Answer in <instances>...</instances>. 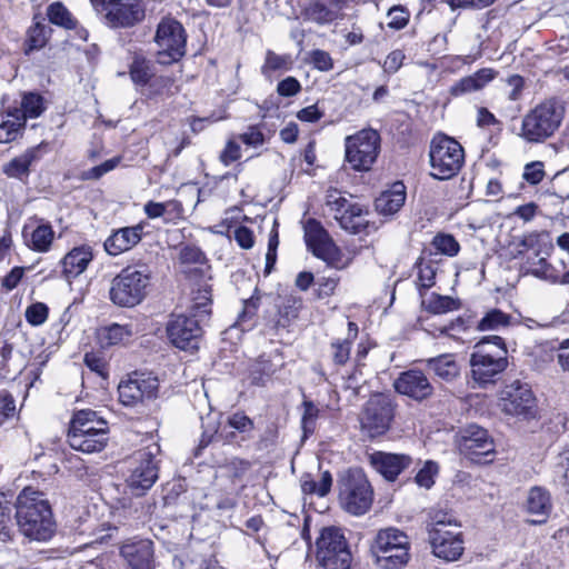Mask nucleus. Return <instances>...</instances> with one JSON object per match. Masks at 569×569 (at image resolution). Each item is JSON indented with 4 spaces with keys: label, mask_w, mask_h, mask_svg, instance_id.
Listing matches in <instances>:
<instances>
[{
    "label": "nucleus",
    "mask_w": 569,
    "mask_h": 569,
    "mask_svg": "<svg viewBox=\"0 0 569 569\" xmlns=\"http://www.w3.org/2000/svg\"><path fill=\"white\" fill-rule=\"evenodd\" d=\"M432 553L448 562L457 561L463 553L465 541L460 528L433 529L428 536Z\"/></svg>",
    "instance_id": "18"
},
{
    "label": "nucleus",
    "mask_w": 569,
    "mask_h": 569,
    "mask_svg": "<svg viewBox=\"0 0 569 569\" xmlns=\"http://www.w3.org/2000/svg\"><path fill=\"white\" fill-rule=\"evenodd\" d=\"M17 519L13 513V508L9 501L6 500V495L0 493V541L3 543H11L17 537L18 529Z\"/></svg>",
    "instance_id": "36"
},
{
    "label": "nucleus",
    "mask_w": 569,
    "mask_h": 569,
    "mask_svg": "<svg viewBox=\"0 0 569 569\" xmlns=\"http://www.w3.org/2000/svg\"><path fill=\"white\" fill-rule=\"evenodd\" d=\"M316 545L317 559L323 569H350L352 555L341 529L323 528Z\"/></svg>",
    "instance_id": "10"
},
{
    "label": "nucleus",
    "mask_w": 569,
    "mask_h": 569,
    "mask_svg": "<svg viewBox=\"0 0 569 569\" xmlns=\"http://www.w3.org/2000/svg\"><path fill=\"white\" fill-rule=\"evenodd\" d=\"M499 405L506 415L520 420H532L538 417L537 398L531 387L520 380H515L503 388Z\"/></svg>",
    "instance_id": "13"
},
{
    "label": "nucleus",
    "mask_w": 569,
    "mask_h": 569,
    "mask_svg": "<svg viewBox=\"0 0 569 569\" xmlns=\"http://www.w3.org/2000/svg\"><path fill=\"white\" fill-rule=\"evenodd\" d=\"M292 60L288 54H278L271 50L266 52L264 63L261 72L266 77H270L274 71H288L291 69Z\"/></svg>",
    "instance_id": "45"
},
{
    "label": "nucleus",
    "mask_w": 569,
    "mask_h": 569,
    "mask_svg": "<svg viewBox=\"0 0 569 569\" xmlns=\"http://www.w3.org/2000/svg\"><path fill=\"white\" fill-rule=\"evenodd\" d=\"M433 253L426 252L422 253L421 257L415 263V268L418 270L417 286L419 288L420 293L422 295V290L430 289L436 283V274H437V260L432 258Z\"/></svg>",
    "instance_id": "35"
},
{
    "label": "nucleus",
    "mask_w": 569,
    "mask_h": 569,
    "mask_svg": "<svg viewBox=\"0 0 569 569\" xmlns=\"http://www.w3.org/2000/svg\"><path fill=\"white\" fill-rule=\"evenodd\" d=\"M511 315L493 308L487 311L477 322L476 329L479 331H497L508 328L511 325Z\"/></svg>",
    "instance_id": "38"
},
{
    "label": "nucleus",
    "mask_w": 569,
    "mask_h": 569,
    "mask_svg": "<svg viewBox=\"0 0 569 569\" xmlns=\"http://www.w3.org/2000/svg\"><path fill=\"white\" fill-rule=\"evenodd\" d=\"M565 114L563 101L546 99L523 116L518 136L528 143H542L559 130Z\"/></svg>",
    "instance_id": "3"
},
{
    "label": "nucleus",
    "mask_w": 569,
    "mask_h": 569,
    "mask_svg": "<svg viewBox=\"0 0 569 569\" xmlns=\"http://www.w3.org/2000/svg\"><path fill=\"white\" fill-rule=\"evenodd\" d=\"M298 317V308L295 303L284 305L279 310V318L276 321V329H286L289 327L290 322Z\"/></svg>",
    "instance_id": "63"
},
{
    "label": "nucleus",
    "mask_w": 569,
    "mask_h": 569,
    "mask_svg": "<svg viewBox=\"0 0 569 569\" xmlns=\"http://www.w3.org/2000/svg\"><path fill=\"white\" fill-rule=\"evenodd\" d=\"M24 119L14 117V120H6L0 123V143H10L22 136Z\"/></svg>",
    "instance_id": "48"
},
{
    "label": "nucleus",
    "mask_w": 569,
    "mask_h": 569,
    "mask_svg": "<svg viewBox=\"0 0 569 569\" xmlns=\"http://www.w3.org/2000/svg\"><path fill=\"white\" fill-rule=\"evenodd\" d=\"M102 14L111 28H130L144 18V9L140 0H118Z\"/></svg>",
    "instance_id": "21"
},
{
    "label": "nucleus",
    "mask_w": 569,
    "mask_h": 569,
    "mask_svg": "<svg viewBox=\"0 0 569 569\" xmlns=\"http://www.w3.org/2000/svg\"><path fill=\"white\" fill-rule=\"evenodd\" d=\"M86 366L103 379L108 378V363L98 352H87L83 359Z\"/></svg>",
    "instance_id": "57"
},
{
    "label": "nucleus",
    "mask_w": 569,
    "mask_h": 569,
    "mask_svg": "<svg viewBox=\"0 0 569 569\" xmlns=\"http://www.w3.org/2000/svg\"><path fill=\"white\" fill-rule=\"evenodd\" d=\"M471 377L480 387L496 383L508 367V350L499 336L481 339L470 355Z\"/></svg>",
    "instance_id": "2"
},
{
    "label": "nucleus",
    "mask_w": 569,
    "mask_h": 569,
    "mask_svg": "<svg viewBox=\"0 0 569 569\" xmlns=\"http://www.w3.org/2000/svg\"><path fill=\"white\" fill-rule=\"evenodd\" d=\"M409 12L402 7H393L388 11V27L400 30L407 26Z\"/></svg>",
    "instance_id": "60"
},
{
    "label": "nucleus",
    "mask_w": 569,
    "mask_h": 569,
    "mask_svg": "<svg viewBox=\"0 0 569 569\" xmlns=\"http://www.w3.org/2000/svg\"><path fill=\"white\" fill-rule=\"evenodd\" d=\"M370 463L386 480L395 481L412 465V458L405 453L376 451L370 455Z\"/></svg>",
    "instance_id": "23"
},
{
    "label": "nucleus",
    "mask_w": 569,
    "mask_h": 569,
    "mask_svg": "<svg viewBox=\"0 0 569 569\" xmlns=\"http://www.w3.org/2000/svg\"><path fill=\"white\" fill-rule=\"evenodd\" d=\"M143 228L142 223H138L112 231L103 243L104 250L110 256H119L131 250L141 241Z\"/></svg>",
    "instance_id": "26"
},
{
    "label": "nucleus",
    "mask_w": 569,
    "mask_h": 569,
    "mask_svg": "<svg viewBox=\"0 0 569 569\" xmlns=\"http://www.w3.org/2000/svg\"><path fill=\"white\" fill-rule=\"evenodd\" d=\"M90 246L74 247L62 259V272L67 279L80 276L92 260Z\"/></svg>",
    "instance_id": "30"
},
{
    "label": "nucleus",
    "mask_w": 569,
    "mask_h": 569,
    "mask_svg": "<svg viewBox=\"0 0 569 569\" xmlns=\"http://www.w3.org/2000/svg\"><path fill=\"white\" fill-rule=\"evenodd\" d=\"M150 280L146 266H128L111 280L109 298L118 307L132 308L146 298Z\"/></svg>",
    "instance_id": "5"
},
{
    "label": "nucleus",
    "mask_w": 569,
    "mask_h": 569,
    "mask_svg": "<svg viewBox=\"0 0 569 569\" xmlns=\"http://www.w3.org/2000/svg\"><path fill=\"white\" fill-rule=\"evenodd\" d=\"M130 76L134 83L147 84L153 76L150 61L140 57L134 58L130 66Z\"/></svg>",
    "instance_id": "49"
},
{
    "label": "nucleus",
    "mask_w": 569,
    "mask_h": 569,
    "mask_svg": "<svg viewBox=\"0 0 569 569\" xmlns=\"http://www.w3.org/2000/svg\"><path fill=\"white\" fill-rule=\"evenodd\" d=\"M339 500L349 513H366L373 500L372 488L361 469H349L339 480Z\"/></svg>",
    "instance_id": "8"
},
{
    "label": "nucleus",
    "mask_w": 569,
    "mask_h": 569,
    "mask_svg": "<svg viewBox=\"0 0 569 569\" xmlns=\"http://www.w3.org/2000/svg\"><path fill=\"white\" fill-rule=\"evenodd\" d=\"M239 139L249 147L257 148L264 142V136L257 126H250L248 130L239 136Z\"/></svg>",
    "instance_id": "64"
},
{
    "label": "nucleus",
    "mask_w": 569,
    "mask_h": 569,
    "mask_svg": "<svg viewBox=\"0 0 569 569\" xmlns=\"http://www.w3.org/2000/svg\"><path fill=\"white\" fill-rule=\"evenodd\" d=\"M431 177L447 180L455 177L465 162V151L461 144L445 134L432 138L429 150Z\"/></svg>",
    "instance_id": "6"
},
{
    "label": "nucleus",
    "mask_w": 569,
    "mask_h": 569,
    "mask_svg": "<svg viewBox=\"0 0 569 569\" xmlns=\"http://www.w3.org/2000/svg\"><path fill=\"white\" fill-rule=\"evenodd\" d=\"M497 72L491 68H482L475 73L463 77L455 82L449 93L451 97H461L471 92L483 89L489 82L496 78Z\"/></svg>",
    "instance_id": "28"
},
{
    "label": "nucleus",
    "mask_w": 569,
    "mask_h": 569,
    "mask_svg": "<svg viewBox=\"0 0 569 569\" xmlns=\"http://www.w3.org/2000/svg\"><path fill=\"white\" fill-rule=\"evenodd\" d=\"M227 426L232 429V431L226 433L224 436V440L229 443L247 441L252 438L254 423L252 419H250L243 412H234L229 416Z\"/></svg>",
    "instance_id": "34"
},
{
    "label": "nucleus",
    "mask_w": 569,
    "mask_h": 569,
    "mask_svg": "<svg viewBox=\"0 0 569 569\" xmlns=\"http://www.w3.org/2000/svg\"><path fill=\"white\" fill-rule=\"evenodd\" d=\"M396 407L389 395H372L359 413L361 433L369 439L386 435L395 418Z\"/></svg>",
    "instance_id": "7"
},
{
    "label": "nucleus",
    "mask_w": 569,
    "mask_h": 569,
    "mask_svg": "<svg viewBox=\"0 0 569 569\" xmlns=\"http://www.w3.org/2000/svg\"><path fill=\"white\" fill-rule=\"evenodd\" d=\"M153 40L158 47L157 62L160 64H172L186 54L187 32L181 22L173 18L161 19Z\"/></svg>",
    "instance_id": "9"
},
{
    "label": "nucleus",
    "mask_w": 569,
    "mask_h": 569,
    "mask_svg": "<svg viewBox=\"0 0 569 569\" xmlns=\"http://www.w3.org/2000/svg\"><path fill=\"white\" fill-rule=\"evenodd\" d=\"M343 0H313L305 10L308 20L326 24L340 17Z\"/></svg>",
    "instance_id": "29"
},
{
    "label": "nucleus",
    "mask_w": 569,
    "mask_h": 569,
    "mask_svg": "<svg viewBox=\"0 0 569 569\" xmlns=\"http://www.w3.org/2000/svg\"><path fill=\"white\" fill-rule=\"evenodd\" d=\"M426 309L435 315L446 313L449 311L458 310L460 302L449 296H441L432 293L427 301L422 302Z\"/></svg>",
    "instance_id": "46"
},
{
    "label": "nucleus",
    "mask_w": 569,
    "mask_h": 569,
    "mask_svg": "<svg viewBox=\"0 0 569 569\" xmlns=\"http://www.w3.org/2000/svg\"><path fill=\"white\" fill-rule=\"evenodd\" d=\"M545 166L541 161H532L525 166L522 179L531 186L540 183L545 178Z\"/></svg>",
    "instance_id": "56"
},
{
    "label": "nucleus",
    "mask_w": 569,
    "mask_h": 569,
    "mask_svg": "<svg viewBox=\"0 0 569 569\" xmlns=\"http://www.w3.org/2000/svg\"><path fill=\"white\" fill-rule=\"evenodd\" d=\"M16 400L6 390L0 391V426L16 416Z\"/></svg>",
    "instance_id": "58"
},
{
    "label": "nucleus",
    "mask_w": 569,
    "mask_h": 569,
    "mask_svg": "<svg viewBox=\"0 0 569 569\" xmlns=\"http://www.w3.org/2000/svg\"><path fill=\"white\" fill-rule=\"evenodd\" d=\"M108 432V427L94 431L76 428V431H68V442L72 449L83 453L100 452L107 446Z\"/></svg>",
    "instance_id": "27"
},
{
    "label": "nucleus",
    "mask_w": 569,
    "mask_h": 569,
    "mask_svg": "<svg viewBox=\"0 0 569 569\" xmlns=\"http://www.w3.org/2000/svg\"><path fill=\"white\" fill-rule=\"evenodd\" d=\"M380 134L375 129H362L345 140L346 161L355 171H368L380 151Z\"/></svg>",
    "instance_id": "12"
},
{
    "label": "nucleus",
    "mask_w": 569,
    "mask_h": 569,
    "mask_svg": "<svg viewBox=\"0 0 569 569\" xmlns=\"http://www.w3.org/2000/svg\"><path fill=\"white\" fill-rule=\"evenodd\" d=\"M259 307L258 298H249L243 301L242 311L239 313L236 326H238L242 331L250 330L254 322L253 319L256 317L257 310Z\"/></svg>",
    "instance_id": "50"
},
{
    "label": "nucleus",
    "mask_w": 569,
    "mask_h": 569,
    "mask_svg": "<svg viewBox=\"0 0 569 569\" xmlns=\"http://www.w3.org/2000/svg\"><path fill=\"white\" fill-rule=\"evenodd\" d=\"M432 244L438 251L433 256L443 253L452 257L459 252L460 248L458 241L451 234H437L433 238Z\"/></svg>",
    "instance_id": "53"
},
{
    "label": "nucleus",
    "mask_w": 569,
    "mask_h": 569,
    "mask_svg": "<svg viewBox=\"0 0 569 569\" xmlns=\"http://www.w3.org/2000/svg\"><path fill=\"white\" fill-rule=\"evenodd\" d=\"M303 230L307 248L313 256L327 262H330L338 256L339 248L320 221L309 218L303 224Z\"/></svg>",
    "instance_id": "19"
},
{
    "label": "nucleus",
    "mask_w": 569,
    "mask_h": 569,
    "mask_svg": "<svg viewBox=\"0 0 569 569\" xmlns=\"http://www.w3.org/2000/svg\"><path fill=\"white\" fill-rule=\"evenodd\" d=\"M396 391L416 401H423L433 395V386L425 372L409 369L401 372L393 382Z\"/></svg>",
    "instance_id": "20"
},
{
    "label": "nucleus",
    "mask_w": 569,
    "mask_h": 569,
    "mask_svg": "<svg viewBox=\"0 0 569 569\" xmlns=\"http://www.w3.org/2000/svg\"><path fill=\"white\" fill-rule=\"evenodd\" d=\"M439 472V466L432 460L425 462L423 467L415 477L416 483L425 489H430L435 485V478Z\"/></svg>",
    "instance_id": "52"
},
{
    "label": "nucleus",
    "mask_w": 569,
    "mask_h": 569,
    "mask_svg": "<svg viewBox=\"0 0 569 569\" xmlns=\"http://www.w3.org/2000/svg\"><path fill=\"white\" fill-rule=\"evenodd\" d=\"M54 238V231L49 223L39 224L30 236L28 246L38 252L49 251Z\"/></svg>",
    "instance_id": "44"
},
{
    "label": "nucleus",
    "mask_w": 569,
    "mask_h": 569,
    "mask_svg": "<svg viewBox=\"0 0 569 569\" xmlns=\"http://www.w3.org/2000/svg\"><path fill=\"white\" fill-rule=\"evenodd\" d=\"M284 366V359L279 350L259 356L249 366L248 379L253 386H264L266 382Z\"/></svg>",
    "instance_id": "24"
},
{
    "label": "nucleus",
    "mask_w": 569,
    "mask_h": 569,
    "mask_svg": "<svg viewBox=\"0 0 569 569\" xmlns=\"http://www.w3.org/2000/svg\"><path fill=\"white\" fill-rule=\"evenodd\" d=\"M456 443L460 453L476 463H488L493 460V439L488 430L478 425H469L461 429Z\"/></svg>",
    "instance_id": "14"
},
{
    "label": "nucleus",
    "mask_w": 569,
    "mask_h": 569,
    "mask_svg": "<svg viewBox=\"0 0 569 569\" xmlns=\"http://www.w3.org/2000/svg\"><path fill=\"white\" fill-rule=\"evenodd\" d=\"M202 323L203 321L190 313L171 315L166 326L167 337L178 349L197 350L203 333Z\"/></svg>",
    "instance_id": "16"
},
{
    "label": "nucleus",
    "mask_w": 569,
    "mask_h": 569,
    "mask_svg": "<svg viewBox=\"0 0 569 569\" xmlns=\"http://www.w3.org/2000/svg\"><path fill=\"white\" fill-rule=\"evenodd\" d=\"M132 336L131 326L112 323L101 328L98 332L99 341L102 347L118 345Z\"/></svg>",
    "instance_id": "42"
},
{
    "label": "nucleus",
    "mask_w": 569,
    "mask_h": 569,
    "mask_svg": "<svg viewBox=\"0 0 569 569\" xmlns=\"http://www.w3.org/2000/svg\"><path fill=\"white\" fill-rule=\"evenodd\" d=\"M301 91V83L295 77H287L277 84V93L284 98H290Z\"/></svg>",
    "instance_id": "61"
},
{
    "label": "nucleus",
    "mask_w": 569,
    "mask_h": 569,
    "mask_svg": "<svg viewBox=\"0 0 569 569\" xmlns=\"http://www.w3.org/2000/svg\"><path fill=\"white\" fill-rule=\"evenodd\" d=\"M409 550V537L402 530L393 527L380 529L370 545L375 563L381 569L405 567L410 560Z\"/></svg>",
    "instance_id": "4"
},
{
    "label": "nucleus",
    "mask_w": 569,
    "mask_h": 569,
    "mask_svg": "<svg viewBox=\"0 0 569 569\" xmlns=\"http://www.w3.org/2000/svg\"><path fill=\"white\" fill-rule=\"evenodd\" d=\"M426 366L436 377L446 382H452L460 377V366L452 353L429 358L426 360Z\"/></svg>",
    "instance_id": "32"
},
{
    "label": "nucleus",
    "mask_w": 569,
    "mask_h": 569,
    "mask_svg": "<svg viewBox=\"0 0 569 569\" xmlns=\"http://www.w3.org/2000/svg\"><path fill=\"white\" fill-rule=\"evenodd\" d=\"M18 531L29 541L46 542L56 532L51 506L44 493L31 487L17 496L13 505Z\"/></svg>",
    "instance_id": "1"
},
{
    "label": "nucleus",
    "mask_w": 569,
    "mask_h": 569,
    "mask_svg": "<svg viewBox=\"0 0 569 569\" xmlns=\"http://www.w3.org/2000/svg\"><path fill=\"white\" fill-rule=\"evenodd\" d=\"M49 313V308L42 302H36L29 306L26 310V320L32 326H41L46 322Z\"/></svg>",
    "instance_id": "55"
},
{
    "label": "nucleus",
    "mask_w": 569,
    "mask_h": 569,
    "mask_svg": "<svg viewBox=\"0 0 569 569\" xmlns=\"http://www.w3.org/2000/svg\"><path fill=\"white\" fill-rule=\"evenodd\" d=\"M318 415L319 409L313 405V402H303V415L301 418V426L305 437H308V435L313 433Z\"/></svg>",
    "instance_id": "54"
},
{
    "label": "nucleus",
    "mask_w": 569,
    "mask_h": 569,
    "mask_svg": "<svg viewBox=\"0 0 569 569\" xmlns=\"http://www.w3.org/2000/svg\"><path fill=\"white\" fill-rule=\"evenodd\" d=\"M47 17L52 24L66 30L76 29L78 26L77 19L60 1L53 2L47 8Z\"/></svg>",
    "instance_id": "43"
},
{
    "label": "nucleus",
    "mask_w": 569,
    "mask_h": 569,
    "mask_svg": "<svg viewBox=\"0 0 569 569\" xmlns=\"http://www.w3.org/2000/svg\"><path fill=\"white\" fill-rule=\"evenodd\" d=\"M108 427V423L102 418L98 417L97 412L91 409H83L77 411L70 422L69 431L83 429L88 431L98 430V428Z\"/></svg>",
    "instance_id": "41"
},
{
    "label": "nucleus",
    "mask_w": 569,
    "mask_h": 569,
    "mask_svg": "<svg viewBox=\"0 0 569 569\" xmlns=\"http://www.w3.org/2000/svg\"><path fill=\"white\" fill-rule=\"evenodd\" d=\"M160 453V446L151 443L132 456L130 475L127 485L133 496L144 495L159 477V461L156 457Z\"/></svg>",
    "instance_id": "11"
},
{
    "label": "nucleus",
    "mask_w": 569,
    "mask_h": 569,
    "mask_svg": "<svg viewBox=\"0 0 569 569\" xmlns=\"http://www.w3.org/2000/svg\"><path fill=\"white\" fill-rule=\"evenodd\" d=\"M211 289L207 286L199 288L193 292L189 313L204 322L211 315Z\"/></svg>",
    "instance_id": "39"
},
{
    "label": "nucleus",
    "mask_w": 569,
    "mask_h": 569,
    "mask_svg": "<svg viewBox=\"0 0 569 569\" xmlns=\"http://www.w3.org/2000/svg\"><path fill=\"white\" fill-rule=\"evenodd\" d=\"M52 29L43 22H34L28 31V50H39L47 44Z\"/></svg>",
    "instance_id": "47"
},
{
    "label": "nucleus",
    "mask_w": 569,
    "mask_h": 569,
    "mask_svg": "<svg viewBox=\"0 0 569 569\" xmlns=\"http://www.w3.org/2000/svg\"><path fill=\"white\" fill-rule=\"evenodd\" d=\"M552 503L550 493L542 487H533L530 489L527 498V510L531 515L539 518L532 520L533 523H542L547 520L551 512Z\"/></svg>",
    "instance_id": "33"
},
{
    "label": "nucleus",
    "mask_w": 569,
    "mask_h": 569,
    "mask_svg": "<svg viewBox=\"0 0 569 569\" xmlns=\"http://www.w3.org/2000/svg\"><path fill=\"white\" fill-rule=\"evenodd\" d=\"M406 197V186L401 181H397L376 199V210L381 214L391 216L405 204Z\"/></svg>",
    "instance_id": "31"
},
{
    "label": "nucleus",
    "mask_w": 569,
    "mask_h": 569,
    "mask_svg": "<svg viewBox=\"0 0 569 569\" xmlns=\"http://www.w3.org/2000/svg\"><path fill=\"white\" fill-rule=\"evenodd\" d=\"M326 204L335 212V219L343 230L358 234L369 227L368 209L342 197L337 190L327 194Z\"/></svg>",
    "instance_id": "15"
},
{
    "label": "nucleus",
    "mask_w": 569,
    "mask_h": 569,
    "mask_svg": "<svg viewBox=\"0 0 569 569\" xmlns=\"http://www.w3.org/2000/svg\"><path fill=\"white\" fill-rule=\"evenodd\" d=\"M179 259L182 263L203 264L207 260L204 252L197 246L188 244L181 248Z\"/></svg>",
    "instance_id": "59"
},
{
    "label": "nucleus",
    "mask_w": 569,
    "mask_h": 569,
    "mask_svg": "<svg viewBox=\"0 0 569 569\" xmlns=\"http://www.w3.org/2000/svg\"><path fill=\"white\" fill-rule=\"evenodd\" d=\"M48 152V143L41 142L37 146L26 149L21 154L16 156L2 166V172L11 179L26 182L37 164Z\"/></svg>",
    "instance_id": "22"
},
{
    "label": "nucleus",
    "mask_w": 569,
    "mask_h": 569,
    "mask_svg": "<svg viewBox=\"0 0 569 569\" xmlns=\"http://www.w3.org/2000/svg\"><path fill=\"white\" fill-rule=\"evenodd\" d=\"M153 552L150 539L127 541L120 548V555L131 569H153Z\"/></svg>",
    "instance_id": "25"
},
{
    "label": "nucleus",
    "mask_w": 569,
    "mask_h": 569,
    "mask_svg": "<svg viewBox=\"0 0 569 569\" xmlns=\"http://www.w3.org/2000/svg\"><path fill=\"white\" fill-rule=\"evenodd\" d=\"M159 382L156 377L134 372L118 386L119 401L126 407H134L144 400L157 397Z\"/></svg>",
    "instance_id": "17"
},
{
    "label": "nucleus",
    "mask_w": 569,
    "mask_h": 569,
    "mask_svg": "<svg viewBox=\"0 0 569 569\" xmlns=\"http://www.w3.org/2000/svg\"><path fill=\"white\" fill-rule=\"evenodd\" d=\"M352 341L350 339H335L330 343V355L336 366H345L350 359Z\"/></svg>",
    "instance_id": "51"
},
{
    "label": "nucleus",
    "mask_w": 569,
    "mask_h": 569,
    "mask_svg": "<svg viewBox=\"0 0 569 569\" xmlns=\"http://www.w3.org/2000/svg\"><path fill=\"white\" fill-rule=\"evenodd\" d=\"M46 110L43 97L36 92H27L22 97L21 110L16 109L14 113H10L17 118H23L24 122L28 118H38Z\"/></svg>",
    "instance_id": "37"
},
{
    "label": "nucleus",
    "mask_w": 569,
    "mask_h": 569,
    "mask_svg": "<svg viewBox=\"0 0 569 569\" xmlns=\"http://www.w3.org/2000/svg\"><path fill=\"white\" fill-rule=\"evenodd\" d=\"M461 525L451 511L432 508L428 511V521L426 525L428 536L433 529L449 530L460 528Z\"/></svg>",
    "instance_id": "40"
},
{
    "label": "nucleus",
    "mask_w": 569,
    "mask_h": 569,
    "mask_svg": "<svg viewBox=\"0 0 569 569\" xmlns=\"http://www.w3.org/2000/svg\"><path fill=\"white\" fill-rule=\"evenodd\" d=\"M310 61L313 64V67L320 71H329L333 68L332 58L325 50H313L310 53Z\"/></svg>",
    "instance_id": "62"
}]
</instances>
